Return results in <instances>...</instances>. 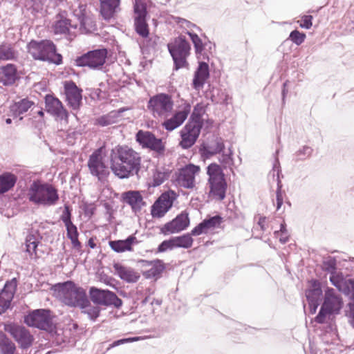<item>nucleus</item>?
<instances>
[{
  "mask_svg": "<svg viewBox=\"0 0 354 354\" xmlns=\"http://www.w3.org/2000/svg\"><path fill=\"white\" fill-rule=\"evenodd\" d=\"M45 109L47 113L55 117L56 120L68 122V113L58 98L49 94L46 95Z\"/></svg>",
  "mask_w": 354,
  "mask_h": 354,
  "instance_id": "16",
  "label": "nucleus"
},
{
  "mask_svg": "<svg viewBox=\"0 0 354 354\" xmlns=\"http://www.w3.org/2000/svg\"><path fill=\"white\" fill-rule=\"evenodd\" d=\"M190 110V105L186 104L182 110L176 112L171 118L165 120L162 124V127L168 131L176 129L185 121Z\"/></svg>",
  "mask_w": 354,
  "mask_h": 354,
  "instance_id": "23",
  "label": "nucleus"
},
{
  "mask_svg": "<svg viewBox=\"0 0 354 354\" xmlns=\"http://www.w3.org/2000/svg\"><path fill=\"white\" fill-rule=\"evenodd\" d=\"M108 51L106 48H97L89 50L75 59L77 67H87L91 70L100 71L103 68L107 58Z\"/></svg>",
  "mask_w": 354,
  "mask_h": 354,
  "instance_id": "8",
  "label": "nucleus"
},
{
  "mask_svg": "<svg viewBox=\"0 0 354 354\" xmlns=\"http://www.w3.org/2000/svg\"><path fill=\"white\" fill-rule=\"evenodd\" d=\"M17 57V52L10 44L0 45V60H12Z\"/></svg>",
  "mask_w": 354,
  "mask_h": 354,
  "instance_id": "41",
  "label": "nucleus"
},
{
  "mask_svg": "<svg viewBox=\"0 0 354 354\" xmlns=\"http://www.w3.org/2000/svg\"><path fill=\"white\" fill-rule=\"evenodd\" d=\"M233 152L230 148L228 149L227 153L223 151L222 154L218 158L220 163L222 165L223 168L230 167L234 164V159L232 157Z\"/></svg>",
  "mask_w": 354,
  "mask_h": 354,
  "instance_id": "44",
  "label": "nucleus"
},
{
  "mask_svg": "<svg viewBox=\"0 0 354 354\" xmlns=\"http://www.w3.org/2000/svg\"><path fill=\"white\" fill-rule=\"evenodd\" d=\"M322 295L321 284L317 280L311 281L310 288L306 292L308 301H319Z\"/></svg>",
  "mask_w": 354,
  "mask_h": 354,
  "instance_id": "35",
  "label": "nucleus"
},
{
  "mask_svg": "<svg viewBox=\"0 0 354 354\" xmlns=\"http://www.w3.org/2000/svg\"><path fill=\"white\" fill-rule=\"evenodd\" d=\"M168 178V174L157 171L153 176V186H159Z\"/></svg>",
  "mask_w": 354,
  "mask_h": 354,
  "instance_id": "53",
  "label": "nucleus"
},
{
  "mask_svg": "<svg viewBox=\"0 0 354 354\" xmlns=\"http://www.w3.org/2000/svg\"><path fill=\"white\" fill-rule=\"evenodd\" d=\"M136 140L143 149H149L159 155L165 153V146L162 140L149 131L139 130L136 134Z\"/></svg>",
  "mask_w": 354,
  "mask_h": 354,
  "instance_id": "11",
  "label": "nucleus"
},
{
  "mask_svg": "<svg viewBox=\"0 0 354 354\" xmlns=\"http://www.w3.org/2000/svg\"><path fill=\"white\" fill-rule=\"evenodd\" d=\"M65 226L67 231V237L68 239H71V237H75L79 236L77 228L73 223Z\"/></svg>",
  "mask_w": 354,
  "mask_h": 354,
  "instance_id": "58",
  "label": "nucleus"
},
{
  "mask_svg": "<svg viewBox=\"0 0 354 354\" xmlns=\"http://www.w3.org/2000/svg\"><path fill=\"white\" fill-rule=\"evenodd\" d=\"M191 232L187 234H184L181 236H174L173 239L175 243L176 248H183L185 249H188L192 246L193 244V239L192 237Z\"/></svg>",
  "mask_w": 354,
  "mask_h": 354,
  "instance_id": "40",
  "label": "nucleus"
},
{
  "mask_svg": "<svg viewBox=\"0 0 354 354\" xmlns=\"http://www.w3.org/2000/svg\"><path fill=\"white\" fill-rule=\"evenodd\" d=\"M222 217L219 215L211 216L203 220L209 230L218 226L222 222Z\"/></svg>",
  "mask_w": 354,
  "mask_h": 354,
  "instance_id": "50",
  "label": "nucleus"
},
{
  "mask_svg": "<svg viewBox=\"0 0 354 354\" xmlns=\"http://www.w3.org/2000/svg\"><path fill=\"white\" fill-rule=\"evenodd\" d=\"M289 39L296 45H301L306 39V34L297 30H292L289 35Z\"/></svg>",
  "mask_w": 354,
  "mask_h": 354,
  "instance_id": "48",
  "label": "nucleus"
},
{
  "mask_svg": "<svg viewBox=\"0 0 354 354\" xmlns=\"http://www.w3.org/2000/svg\"><path fill=\"white\" fill-rule=\"evenodd\" d=\"M174 20L176 24L180 25L181 26H185L187 28H196L198 29L199 28L196 24L192 23L191 21H189L185 19H183V18H181L179 17H174Z\"/></svg>",
  "mask_w": 354,
  "mask_h": 354,
  "instance_id": "57",
  "label": "nucleus"
},
{
  "mask_svg": "<svg viewBox=\"0 0 354 354\" xmlns=\"http://www.w3.org/2000/svg\"><path fill=\"white\" fill-rule=\"evenodd\" d=\"M100 13L105 20L113 18L120 11V0H100Z\"/></svg>",
  "mask_w": 354,
  "mask_h": 354,
  "instance_id": "29",
  "label": "nucleus"
},
{
  "mask_svg": "<svg viewBox=\"0 0 354 354\" xmlns=\"http://www.w3.org/2000/svg\"><path fill=\"white\" fill-rule=\"evenodd\" d=\"M187 34L189 36L194 47L195 53L196 55H201L204 50L205 46L202 39L198 37L196 33L191 31H187Z\"/></svg>",
  "mask_w": 354,
  "mask_h": 354,
  "instance_id": "43",
  "label": "nucleus"
},
{
  "mask_svg": "<svg viewBox=\"0 0 354 354\" xmlns=\"http://www.w3.org/2000/svg\"><path fill=\"white\" fill-rule=\"evenodd\" d=\"M24 322L29 326L37 328L40 330H51L53 322L50 310L48 309L35 310L25 317Z\"/></svg>",
  "mask_w": 354,
  "mask_h": 354,
  "instance_id": "12",
  "label": "nucleus"
},
{
  "mask_svg": "<svg viewBox=\"0 0 354 354\" xmlns=\"http://www.w3.org/2000/svg\"><path fill=\"white\" fill-rule=\"evenodd\" d=\"M177 194L169 190L162 193L151 206V214L153 218H162L172 207Z\"/></svg>",
  "mask_w": 354,
  "mask_h": 354,
  "instance_id": "13",
  "label": "nucleus"
},
{
  "mask_svg": "<svg viewBox=\"0 0 354 354\" xmlns=\"http://www.w3.org/2000/svg\"><path fill=\"white\" fill-rule=\"evenodd\" d=\"M195 111L196 109H194V111L192 112L190 116L189 120L186 124H191L198 128V130H201L203 125V122L201 119V115L199 113H196Z\"/></svg>",
  "mask_w": 354,
  "mask_h": 354,
  "instance_id": "46",
  "label": "nucleus"
},
{
  "mask_svg": "<svg viewBox=\"0 0 354 354\" xmlns=\"http://www.w3.org/2000/svg\"><path fill=\"white\" fill-rule=\"evenodd\" d=\"M34 104V102L28 98H23L19 101L15 102L10 106V110L12 116L18 117L26 113Z\"/></svg>",
  "mask_w": 354,
  "mask_h": 354,
  "instance_id": "32",
  "label": "nucleus"
},
{
  "mask_svg": "<svg viewBox=\"0 0 354 354\" xmlns=\"http://www.w3.org/2000/svg\"><path fill=\"white\" fill-rule=\"evenodd\" d=\"M209 76L210 73L208 64L203 61L199 62L198 66L194 72L192 87L195 90H200L203 87Z\"/></svg>",
  "mask_w": 354,
  "mask_h": 354,
  "instance_id": "26",
  "label": "nucleus"
},
{
  "mask_svg": "<svg viewBox=\"0 0 354 354\" xmlns=\"http://www.w3.org/2000/svg\"><path fill=\"white\" fill-rule=\"evenodd\" d=\"M89 297L91 301L96 305L113 306L115 308H120L122 305V299L115 292L108 289L91 286L89 288Z\"/></svg>",
  "mask_w": 354,
  "mask_h": 354,
  "instance_id": "10",
  "label": "nucleus"
},
{
  "mask_svg": "<svg viewBox=\"0 0 354 354\" xmlns=\"http://www.w3.org/2000/svg\"><path fill=\"white\" fill-rule=\"evenodd\" d=\"M76 25L71 24V19L66 17L63 14L57 15L55 21L52 26L55 35H64L66 37H71V29H75Z\"/></svg>",
  "mask_w": 354,
  "mask_h": 354,
  "instance_id": "25",
  "label": "nucleus"
},
{
  "mask_svg": "<svg viewBox=\"0 0 354 354\" xmlns=\"http://www.w3.org/2000/svg\"><path fill=\"white\" fill-rule=\"evenodd\" d=\"M225 149L224 140L221 137H214L207 143H203L200 147L202 156L209 158L214 155L220 154Z\"/></svg>",
  "mask_w": 354,
  "mask_h": 354,
  "instance_id": "21",
  "label": "nucleus"
},
{
  "mask_svg": "<svg viewBox=\"0 0 354 354\" xmlns=\"http://www.w3.org/2000/svg\"><path fill=\"white\" fill-rule=\"evenodd\" d=\"M134 19L147 18V10L146 3L142 0L133 1Z\"/></svg>",
  "mask_w": 354,
  "mask_h": 354,
  "instance_id": "42",
  "label": "nucleus"
},
{
  "mask_svg": "<svg viewBox=\"0 0 354 354\" xmlns=\"http://www.w3.org/2000/svg\"><path fill=\"white\" fill-rule=\"evenodd\" d=\"M82 311L84 314H86L88 318L93 321H95L100 315V309L98 306H92L91 304L88 306H86Z\"/></svg>",
  "mask_w": 354,
  "mask_h": 354,
  "instance_id": "49",
  "label": "nucleus"
},
{
  "mask_svg": "<svg viewBox=\"0 0 354 354\" xmlns=\"http://www.w3.org/2000/svg\"><path fill=\"white\" fill-rule=\"evenodd\" d=\"M15 344L4 334H0V354H15Z\"/></svg>",
  "mask_w": 354,
  "mask_h": 354,
  "instance_id": "37",
  "label": "nucleus"
},
{
  "mask_svg": "<svg viewBox=\"0 0 354 354\" xmlns=\"http://www.w3.org/2000/svg\"><path fill=\"white\" fill-rule=\"evenodd\" d=\"M313 17L312 15H304L301 17L300 21H298L299 23L300 27L305 29H310L313 25L312 20Z\"/></svg>",
  "mask_w": 354,
  "mask_h": 354,
  "instance_id": "55",
  "label": "nucleus"
},
{
  "mask_svg": "<svg viewBox=\"0 0 354 354\" xmlns=\"http://www.w3.org/2000/svg\"><path fill=\"white\" fill-rule=\"evenodd\" d=\"M345 22L351 31L354 32V15L348 16L345 18Z\"/></svg>",
  "mask_w": 354,
  "mask_h": 354,
  "instance_id": "59",
  "label": "nucleus"
},
{
  "mask_svg": "<svg viewBox=\"0 0 354 354\" xmlns=\"http://www.w3.org/2000/svg\"><path fill=\"white\" fill-rule=\"evenodd\" d=\"M342 307V299L335 294L333 288H328L325 291L324 302L315 317V322L319 324L324 323L327 315L339 314Z\"/></svg>",
  "mask_w": 354,
  "mask_h": 354,
  "instance_id": "9",
  "label": "nucleus"
},
{
  "mask_svg": "<svg viewBox=\"0 0 354 354\" xmlns=\"http://www.w3.org/2000/svg\"><path fill=\"white\" fill-rule=\"evenodd\" d=\"M287 84H288V82H285L283 84V88H282V91H281V95H282V104L284 105L285 103H286V95L288 93V89L286 88L287 86Z\"/></svg>",
  "mask_w": 354,
  "mask_h": 354,
  "instance_id": "64",
  "label": "nucleus"
},
{
  "mask_svg": "<svg viewBox=\"0 0 354 354\" xmlns=\"http://www.w3.org/2000/svg\"><path fill=\"white\" fill-rule=\"evenodd\" d=\"M138 339H139L138 337H133L122 338L120 339L115 340L112 344H110L109 349H110L111 348L118 346L123 344L136 342V341L138 340Z\"/></svg>",
  "mask_w": 354,
  "mask_h": 354,
  "instance_id": "56",
  "label": "nucleus"
},
{
  "mask_svg": "<svg viewBox=\"0 0 354 354\" xmlns=\"http://www.w3.org/2000/svg\"><path fill=\"white\" fill-rule=\"evenodd\" d=\"M200 171L199 166L189 164L182 168L177 177L178 184L187 189H192L195 185V176Z\"/></svg>",
  "mask_w": 354,
  "mask_h": 354,
  "instance_id": "18",
  "label": "nucleus"
},
{
  "mask_svg": "<svg viewBox=\"0 0 354 354\" xmlns=\"http://www.w3.org/2000/svg\"><path fill=\"white\" fill-rule=\"evenodd\" d=\"M87 165L91 174L100 181L104 180L109 175V168L103 162L99 150L95 151L89 156Z\"/></svg>",
  "mask_w": 354,
  "mask_h": 354,
  "instance_id": "15",
  "label": "nucleus"
},
{
  "mask_svg": "<svg viewBox=\"0 0 354 354\" xmlns=\"http://www.w3.org/2000/svg\"><path fill=\"white\" fill-rule=\"evenodd\" d=\"M122 200L129 205L135 212L140 211L143 206L146 205L143 198L138 191H127L122 193Z\"/></svg>",
  "mask_w": 354,
  "mask_h": 354,
  "instance_id": "28",
  "label": "nucleus"
},
{
  "mask_svg": "<svg viewBox=\"0 0 354 354\" xmlns=\"http://www.w3.org/2000/svg\"><path fill=\"white\" fill-rule=\"evenodd\" d=\"M323 268L329 273H335L337 268V260L335 257H328L323 261Z\"/></svg>",
  "mask_w": 354,
  "mask_h": 354,
  "instance_id": "47",
  "label": "nucleus"
},
{
  "mask_svg": "<svg viewBox=\"0 0 354 354\" xmlns=\"http://www.w3.org/2000/svg\"><path fill=\"white\" fill-rule=\"evenodd\" d=\"M20 79L16 65L7 64L0 66V83L9 86L15 84Z\"/></svg>",
  "mask_w": 354,
  "mask_h": 354,
  "instance_id": "24",
  "label": "nucleus"
},
{
  "mask_svg": "<svg viewBox=\"0 0 354 354\" xmlns=\"http://www.w3.org/2000/svg\"><path fill=\"white\" fill-rule=\"evenodd\" d=\"M53 290L57 297L67 306L83 309L90 304L86 290L72 281L57 283Z\"/></svg>",
  "mask_w": 354,
  "mask_h": 354,
  "instance_id": "2",
  "label": "nucleus"
},
{
  "mask_svg": "<svg viewBox=\"0 0 354 354\" xmlns=\"http://www.w3.org/2000/svg\"><path fill=\"white\" fill-rule=\"evenodd\" d=\"M207 174L209 195L217 201H223L226 196L227 184L222 167L216 163H211L207 167Z\"/></svg>",
  "mask_w": 354,
  "mask_h": 354,
  "instance_id": "5",
  "label": "nucleus"
},
{
  "mask_svg": "<svg viewBox=\"0 0 354 354\" xmlns=\"http://www.w3.org/2000/svg\"><path fill=\"white\" fill-rule=\"evenodd\" d=\"M28 53L36 60L48 62L56 65L62 63V56L56 52V46L50 40H32L28 45Z\"/></svg>",
  "mask_w": 354,
  "mask_h": 354,
  "instance_id": "4",
  "label": "nucleus"
},
{
  "mask_svg": "<svg viewBox=\"0 0 354 354\" xmlns=\"http://www.w3.org/2000/svg\"><path fill=\"white\" fill-rule=\"evenodd\" d=\"M209 230L208 227L205 225V222L203 221L199 224H198L191 231V234L192 236H198L202 234H206Z\"/></svg>",
  "mask_w": 354,
  "mask_h": 354,
  "instance_id": "52",
  "label": "nucleus"
},
{
  "mask_svg": "<svg viewBox=\"0 0 354 354\" xmlns=\"http://www.w3.org/2000/svg\"><path fill=\"white\" fill-rule=\"evenodd\" d=\"M150 267L149 270L142 272V275L146 279L158 278L165 269L163 261L160 259L153 260Z\"/></svg>",
  "mask_w": 354,
  "mask_h": 354,
  "instance_id": "34",
  "label": "nucleus"
},
{
  "mask_svg": "<svg viewBox=\"0 0 354 354\" xmlns=\"http://www.w3.org/2000/svg\"><path fill=\"white\" fill-rule=\"evenodd\" d=\"M61 220L65 225L73 223L71 221V209L68 205L64 206V209L61 215Z\"/></svg>",
  "mask_w": 354,
  "mask_h": 354,
  "instance_id": "54",
  "label": "nucleus"
},
{
  "mask_svg": "<svg viewBox=\"0 0 354 354\" xmlns=\"http://www.w3.org/2000/svg\"><path fill=\"white\" fill-rule=\"evenodd\" d=\"M176 248L175 243L173 239V237L170 238L168 240L163 241L158 247V252H164L167 250H173Z\"/></svg>",
  "mask_w": 354,
  "mask_h": 354,
  "instance_id": "51",
  "label": "nucleus"
},
{
  "mask_svg": "<svg viewBox=\"0 0 354 354\" xmlns=\"http://www.w3.org/2000/svg\"><path fill=\"white\" fill-rule=\"evenodd\" d=\"M308 302L310 313H312V314L315 313V312L319 305V301H308Z\"/></svg>",
  "mask_w": 354,
  "mask_h": 354,
  "instance_id": "62",
  "label": "nucleus"
},
{
  "mask_svg": "<svg viewBox=\"0 0 354 354\" xmlns=\"http://www.w3.org/2000/svg\"><path fill=\"white\" fill-rule=\"evenodd\" d=\"M134 28L136 33L142 38L149 37V29L146 18L134 19Z\"/></svg>",
  "mask_w": 354,
  "mask_h": 354,
  "instance_id": "39",
  "label": "nucleus"
},
{
  "mask_svg": "<svg viewBox=\"0 0 354 354\" xmlns=\"http://www.w3.org/2000/svg\"><path fill=\"white\" fill-rule=\"evenodd\" d=\"M167 48L174 61V70L178 71L188 65L187 57L191 47L185 37L176 38L173 42L167 44Z\"/></svg>",
  "mask_w": 354,
  "mask_h": 354,
  "instance_id": "7",
  "label": "nucleus"
},
{
  "mask_svg": "<svg viewBox=\"0 0 354 354\" xmlns=\"http://www.w3.org/2000/svg\"><path fill=\"white\" fill-rule=\"evenodd\" d=\"M189 225V215L186 212H182L173 220L166 223L160 229L162 234L169 235L178 233L185 230Z\"/></svg>",
  "mask_w": 354,
  "mask_h": 354,
  "instance_id": "17",
  "label": "nucleus"
},
{
  "mask_svg": "<svg viewBox=\"0 0 354 354\" xmlns=\"http://www.w3.org/2000/svg\"><path fill=\"white\" fill-rule=\"evenodd\" d=\"M110 162L111 171L120 179L138 176L141 169L140 153L127 146H118L113 149Z\"/></svg>",
  "mask_w": 354,
  "mask_h": 354,
  "instance_id": "1",
  "label": "nucleus"
},
{
  "mask_svg": "<svg viewBox=\"0 0 354 354\" xmlns=\"http://www.w3.org/2000/svg\"><path fill=\"white\" fill-rule=\"evenodd\" d=\"M279 233H281L282 234H284V235H286L288 234L287 229H286V224L284 221L281 223L280 230L274 232V234L276 236H278Z\"/></svg>",
  "mask_w": 354,
  "mask_h": 354,
  "instance_id": "61",
  "label": "nucleus"
},
{
  "mask_svg": "<svg viewBox=\"0 0 354 354\" xmlns=\"http://www.w3.org/2000/svg\"><path fill=\"white\" fill-rule=\"evenodd\" d=\"M4 330L10 333L21 348L26 349L32 346L34 340L33 336L24 326L7 324L4 326Z\"/></svg>",
  "mask_w": 354,
  "mask_h": 354,
  "instance_id": "14",
  "label": "nucleus"
},
{
  "mask_svg": "<svg viewBox=\"0 0 354 354\" xmlns=\"http://www.w3.org/2000/svg\"><path fill=\"white\" fill-rule=\"evenodd\" d=\"M39 234H35V232L32 230L26 239V251L32 256L36 254V250L39 243Z\"/></svg>",
  "mask_w": 354,
  "mask_h": 354,
  "instance_id": "36",
  "label": "nucleus"
},
{
  "mask_svg": "<svg viewBox=\"0 0 354 354\" xmlns=\"http://www.w3.org/2000/svg\"><path fill=\"white\" fill-rule=\"evenodd\" d=\"M27 196L34 205L48 207L55 205L59 199L57 189L53 185L38 180L30 185Z\"/></svg>",
  "mask_w": 354,
  "mask_h": 354,
  "instance_id": "3",
  "label": "nucleus"
},
{
  "mask_svg": "<svg viewBox=\"0 0 354 354\" xmlns=\"http://www.w3.org/2000/svg\"><path fill=\"white\" fill-rule=\"evenodd\" d=\"M200 133L201 130L194 126L185 124L180 132L181 137L180 146L184 149H189L196 143Z\"/></svg>",
  "mask_w": 354,
  "mask_h": 354,
  "instance_id": "22",
  "label": "nucleus"
},
{
  "mask_svg": "<svg viewBox=\"0 0 354 354\" xmlns=\"http://www.w3.org/2000/svg\"><path fill=\"white\" fill-rule=\"evenodd\" d=\"M153 261H147L144 259H140L137 261L138 266H140V268L150 267Z\"/></svg>",
  "mask_w": 354,
  "mask_h": 354,
  "instance_id": "60",
  "label": "nucleus"
},
{
  "mask_svg": "<svg viewBox=\"0 0 354 354\" xmlns=\"http://www.w3.org/2000/svg\"><path fill=\"white\" fill-rule=\"evenodd\" d=\"M313 149L312 147L305 145L295 152V156L297 160H304L310 158L313 153Z\"/></svg>",
  "mask_w": 354,
  "mask_h": 354,
  "instance_id": "45",
  "label": "nucleus"
},
{
  "mask_svg": "<svg viewBox=\"0 0 354 354\" xmlns=\"http://www.w3.org/2000/svg\"><path fill=\"white\" fill-rule=\"evenodd\" d=\"M17 181V177L11 172L0 174V195L11 190Z\"/></svg>",
  "mask_w": 354,
  "mask_h": 354,
  "instance_id": "33",
  "label": "nucleus"
},
{
  "mask_svg": "<svg viewBox=\"0 0 354 354\" xmlns=\"http://www.w3.org/2000/svg\"><path fill=\"white\" fill-rule=\"evenodd\" d=\"M159 37L157 36L151 37L148 41V46L154 48L157 44Z\"/></svg>",
  "mask_w": 354,
  "mask_h": 354,
  "instance_id": "63",
  "label": "nucleus"
},
{
  "mask_svg": "<svg viewBox=\"0 0 354 354\" xmlns=\"http://www.w3.org/2000/svg\"><path fill=\"white\" fill-rule=\"evenodd\" d=\"M279 161L277 158H275L274 163L273 165V176H274L275 170L277 171V189L276 191V201H277V209H279L283 205V195L281 192L282 185L279 178Z\"/></svg>",
  "mask_w": 354,
  "mask_h": 354,
  "instance_id": "38",
  "label": "nucleus"
},
{
  "mask_svg": "<svg viewBox=\"0 0 354 354\" xmlns=\"http://www.w3.org/2000/svg\"><path fill=\"white\" fill-rule=\"evenodd\" d=\"M125 110V108H121L118 110L111 111L107 114L102 115L95 119L94 124L102 127L113 124L118 122L119 118H121V114Z\"/></svg>",
  "mask_w": 354,
  "mask_h": 354,
  "instance_id": "30",
  "label": "nucleus"
},
{
  "mask_svg": "<svg viewBox=\"0 0 354 354\" xmlns=\"http://www.w3.org/2000/svg\"><path fill=\"white\" fill-rule=\"evenodd\" d=\"M174 102L168 93H159L149 97L147 108L153 118H167L174 109Z\"/></svg>",
  "mask_w": 354,
  "mask_h": 354,
  "instance_id": "6",
  "label": "nucleus"
},
{
  "mask_svg": "<svg viewBox=\"0 0 354 354\" xmlns=\"http://www.w3.org/2000/svg\"><path fill=\"white\" fill-rule=\"evenodd\" d=\"M17 286L15 278L6 283L3 288L0 292V315L9 308L10 303L14 297Z\"/></svg>",
  "mask_w": 354,
  "mask_h": 354,
  "instance_id": "19",
  "label": "nucleus"
},
{
  "mask_svg": "<svg viewBox=\"0 0 354 354\" xmlns=\"http://www.w3.org/2000/svg\"><path fill=\"white\" fill-rule=\"evenodd\" d=\"M64 90L68 105L73 109H79L82 100V90L73 81L65 82Z\"/></svg>",
  "mask_w": 354,
  "mask_h": 354,
  "instance_id": "20",
  "label": "nucleus"
},
{
  "mask_svg": "<svg viewBox=\"0 0 354 354\" xmlns=\"http://www.w3.org/2000/svg\"><path fill=\"white\" fill-rule=\"evenodd\" d=\"M137 243L136 237L134 235H131L124 240L110 241L109 245L113 251L120 253L125 251H131L132 245Z\"/></svg>",
  "mask_w": 354,
  "mask_h": 354,
  "instance_id": "31",
  "label": "nucleus"
},
{
  "mask_svg": "<svg viewBox=\"0 0 354 354\" xmlns=\"http://www.w3.org/2000/svg\"><path fill=\"white\" fill-rule=\"evenodd\" d=\"M113 268L115 274L127 283H135L140 279V274L131 268L124 266L119 263H114Z\"/></svg>",
  "mask_w": 354,
  "mask_h": 354,
  "instance_id": "27",
  "label": "nucleus"
}]
</instances>
